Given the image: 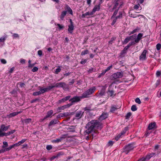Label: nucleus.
Segmentation results:
<instances>
[{"instance_id": "1", "label": "nucleus", "mask_w": 161, "mask_h": 161, "mask_svg": "<svg viewBox=\"0 0 161 161\" xmlns=\"http://www.w3.org/2000/svg\"><path fill=\"white\" fill-rule=\"evenodd\" d=\"M102 128V124L97 120H93L88 122L86 126V130L85 132L87 134L97 130H100Z\"/></svg>"}, {"instance_id": "2", "label": "nucleus", "mask_w": 161, "mask_h": 161, "mask_svg": "<svg viewBox=\"0 0 161 161\" xmlns=\"http://www.w3.org/2000/svg\"><path fill=\"white\" fill-rule=\"evenodd\" d=\"M96 90V88L95 86L91 87L86 91L84 92L81 96V98H88L90 97V95L93 93Z\"/></svg>"}, {"instance_id": "3", "label": "nucleus", "mask_w": 161, "mask_h": 161, "mask_svg": "<svg viewBox=\"0 0 161 161\" xmlns=\"http://www.w3.org/2000/svg\"><path fill=\"white\" fill-rule=\"evenodd\" d=\"M136 147L134 143H130L126 145L124 147V152L127 154L129 152L132 150Z\"/></svg>"}, {"instance_id": "4", "label": "nucleus", "mask_w": 161, "mask_h": 161, "mask_svg": "<svg viewBox=\"0 0 161 161\" xmlns=\"http://www.w3.org/2000/svg\"><path fill=\"white\" fill-rule=\"evenodd\" d=\"M123 76L122 72H118L113 74L112 75V77L114 79H117L122 78Z\"/></svg>"}, {"instance_id": "5", "label": "nucleus", "mask_w": 161, "mask_h": 161, "mask_svg": "<svg viewBox=\"0 0 161 161\" xmlns=\"http://www.w3.org/2000/svg\"><path fill=\"white\" fill-rule=\"evenodd\" d=\"M136 37V36L135 34L133 35L130 36H128L126 38L123 42L124 44H127L130 41H133Z\"/></svg>"}, {"instance_id": "6", "label": "nucleus", "mask_w": 161, "mask_h": 161, "mask_svg": "<svg viewBox=\"0 0 161 161\" xmlns=\"http://www.w3.org/2000/svg\"><path fill=\"white\" fill-rule=\"evenodd\" d=\"M70 24L68 26V30L69 33L72 34L74 29V26L73 23L72 22L71 19H70Z\"/></svg>"}, {"instance_id": "7", "label": "nucleus", "mask_w": 161, "mask_h": 161, "mask_svg": "<svg viewBox=\"0 0 161 161\" xmlns=\"http://www.w3.org/2000/svg\"><path fill=\"white\" fill-rule=\"evenodd\" d=\"M147 50H144L141 55L139 57V59L141 60H144L146 59V54L147 53Z\"/></svg>"}, {"instance_id": "8", "label": "nucleus", "mask_w": 161, "mask_h": 161, "mask_svg": "<svg viewBox=\"0 0 161 161\" xmlns=\"http://www.w3.org/2000/svg\"><path fill=\"white\" fill-rule=\"evenodd\" d=\"M39 88L40 91H39L34 92L33 93V96H37L39 95H40L41 94H43L44 93L43 89V88L40 87H39Z\"/></svg>"}, {"instance_id": "9", "label": "nucleus", "mask_w": 161, "mask_h": 161, "mask_svg": "<svg viewBox=\"0 0 161 161\" xmlns=\"http://www.w3.org/2000/svg\"><path fill=\"white\" fill-rule=\"evenodd\" d=\"M81 98V96L78 97L75 96L73 98H71L69 101H71L72 103L78 102L80 100Z\"/></svg>"}, {"instance_id": "10", "label": "nucleus", "mask_w": 161, "mask_h": 161, "mask_svg": "<svg viewBox=\"0 0 161 161\" xmlns=\"http://www.w3.org/2000/svg\"><path fill=\"white\" fill-rule=\"evenodd\" d=\"M115 4L114 7L113 9L115 8L120 4L119 8L123 4V3L121 1V0H115Z\"/></svg>"}, {"instance_id": "11", "label": "nucleus", "mask_w": 161, "mask_h": 161, "mask_svg": "<svg viewBox=\"0 0 161 161\" xmlns=\"http://www.w3.org/2000/svg\"><path fill=\"white\" fill-rule=\"evenodd\" d=\"M55 87H64L66 86V84L64 82H60L56 83L55 85Z\"/></svg>"}, {"instance_id": "12", "label": "nucleus", "mask_w": 161, "mask_h": 161, "mask_svg": "<svg viewBox=\"0 0 161 161\" xmlns=\"http://www.w3.org/2000/svg\"><path fill=\"white\" fill-rule=\"evenodd\" d=\"M70 96H69L63 98L58 101V103L59 104L65 102V101L68 100L70 98Z\"/></svg>"}, {"instance_id": "13", "label": "nucleus", "mask_w": 161, "mask_h": 161, "mask_svg": "<svg viewBox=\"0 0 161 161\" xmlns=\"http://www.w3.org/2000/svg\"><path fill=\"white\" fill-rule=\"evenodd\" d=\"M106 87L103 86L101 90L99 92L98 96L101 97L104 95L105 94Z\"/></svg>"}, {"instance_id": "14", "label": "nucleus", "mask_w": 161, "mask_h": 161, "mask_svg": "<svg viewBox=\"0 0 161 161\" xmlns=\"http://www.w3.org/2000/svg\"><path fill=\"white\" fill-rule=\"evenodd\" d=\"M108 116V114L107 113L103 114L99 118V119L102 121L107 118Z\"/></svg>"}, {"instance_id": "15", "label": "nucleus", "mask_w": 161, "mask_h": 161, "mask_svg": "<svg viewBox=\"0 0 161 161\" xmlns=\"http://www.w3.org/2000/svg\"><path fill=\"white\" fill-rule=\"evenodd\" d=\"M21 111L18 112H15L11 113L8 115H7V117H8L9 118H11L12 117H14L16 115H17L18 114L21 113Z\"/></svg>"}, {"instance_id": "16", "label": "nucleus", "mask_w": 161, "mask_h": 161, "mask_svg": "<svg viewBox=\"0 0 161 161\" xmlns=\"http://www.w3.org/2000/svg\"><path fill=\"white\" fill-rule=\"evenodd\" d=\"M83 113L81 111H79L77 112L75 116L76 118L78 119L80 118L82 115Z\"/></svg>"}, {"instance_id": "17", "label": "nucleus", "mask_w": 161, "mask_h": 161, "mask_svg": "<svg viewBox=\"0 0 161 161\" xmlns=\"http://www.w3.org/2000/svg\"><path fill=\"white\" fill-rule=\"evenodd\" d=\"M100 4H99L97 5H96L94 8H93V9L92 10V13H93V14L94 13L96 12L97 11H99V9H100Z\"/></svg>"}, {"instance_id": "18", "label": "nucleus", "mask_w": 161, "mask_h": 161, "mask_svg": "<svg viewBox=\"0 0 161 161\" xmlns=\"http://www.w3.org/2000/svg\"><path fill=\"white\" fill-rule=\"evenodd\" d=\"M54 87H55L54 85L49 86L46 88H43V89L45 93V92L49 91Z\"/></svg>"}, {"instance_id": "19", "label": "nucleus", "mask_w": 161, "mask_h": 161, "mask_svg": "<svg viewBox=\"0 0 161 161\" xmlns=\"http://www.w3.org/2000/svg\"><path fill=\"white\" fill-rule=\"evenodd\" d=\"M143 36V34L142 33H139L137 36V37L136 38H135V42L136 43H138L139 42L140 40L142 38V36Z\"/></svg>"}, {"instance_id": "20", "label": "nucleus", "mask_w": 161, "mask_h": 161, "mask_svg": "<svg viewBox=\"0 0 161 161\" xmlns=\"http://www.w3.org/2000/svg\"><path fill=\"white\" fill-rule=\"evenodd\" d=\"M10 125L5 126L4 125H2L1 126L0 129L3 131H6L9 128Z\"/></svg>"}, {"instance_id": "21", "label": "nucleus", "mask_w": 161, "mask_h": 161, "mask_svg": "<svg viewBox=\"0 0 161 161\" xmlns=\"http://www.w3.org/2000/svg\"><path fill=\"white\" fill-rule=\"evenodd\" d=\"M128 130V128L127 127H125L124 130L120 133L118 135L117 137L118 138V139L120 138L121 136L124 135L126 133Z\"/></svg>"}, {"instance_id": "22", "label": "nucleus", "mask_w": 161, "mask_h": 161, "mask_svg": "<svg viewBox=\"0 0 161 161\" xmlns=\"http://www.w3.org/2000/svg\"><path fill=\"white\" fill-rule=\"evenodd\" d=\"M155 153H150L148 154L146 157L144 158L146 160H148L151 157H153L155 155Z\"/></svg>"}, {"instance_id": "23", "label": "nucleus", "mask_w": 161, "mask_h": 161, "mask_svg": "<svg viewBox=\"0 0 161 161\" xmlns=\"http://www.w3.org/2000/svg\"><path fill=\"white\" fill-rule=\"evenodd\" d=\"M108 96L113 97L115 95V93H114V92L113 90H108Z\"/></svg>"}, {"instance_id": "24", "label": "nucleus", "mask_w": 161, "mask_h": 161, "mask_svg": "<svg viewBox=\"0 0 161 161\" xmlns=\"http://www.w3.org/2000/svg\"><path fill=\"white\" fill-rule=\"evenodd\" d=\"M155 125H156V123L155 122L150 123L149 124V125L148 127V129L149 130H152L154 128Z\"/></svg>"}, {"instance_id": "25", "label": "nucleus", "mask_w": 161, "mask_h": 161, "mask_svg": "<svg viewBox=\"0 0 161 161\" xmlns=\"http://www.w3.org/2000/svg\"><path fill=\"white\" fill-rule=\"evenodd\" d=\"M58 121L57 119H54L51 121L49 124V126L54 125L58 122Z\"/></svg>"}, {"instance_id": "26", "label": "nucleus", "mask_w": 161, "mask_h": 161, "mask_svg": "<svg viewBox=\"0 0 161 161\" xmlns=\"http://www.w3.org/2000/svg\"><path fill=\"white\" fill-rule=\"evenodd\" d=\"M64 138L62 137H60L59 138L57 139L56 140H54L52 141V142L53 143H58L60 142H61Z\"/></svg>"}, {"instance_id": "27", "label": "nucleus", "mask_w": 161, "mask_h": 161, "mask_svg": "<svg viewBox=\"0 0 161 161\" xmlns=\"http://www.w3.org/2000/svg\"><path fill=\"white\" fill-rule=\"evenodd\" d=\"M65 8L67 10V11L70 14H72V11L70 7L68 5H65Z\"/></svg>"}, {"instance_id": "28", "label": "nucleus", "mask_w": 161, "mask_h": 161, "mask_svg": "<svg viewBox=\"0 0 161 161\" xmlns=\"http://www.w3.org/2000/svg\"><path fill=\"white\" fill-rule=\"evenodd\" d=\"M66 14V11H63L61 13L60 16V18L61 20H62L64 18Z\"/></svg>"}, {"instance_id": "29", "label": "nucleus", "mask_w": 161, "mask_h": 161, "mask_svg": "<svg viewBox=\"0 0 161 161\" xmlns=\"http://www.w3.org/2000/svg\"><path fill=\"white\" fill-rule=\"evenodd\" d=\"M72 104H68L66 105L62 106V110L68 108L72 105Z\"/></svg>"}, {"instance_id": "30", "label": "nucleus", "mask_w": 161, "mask_h": 161, "mask_svg": "<svg viewBox=\"0 0 161 161\" xmlns=\"http://www.w3.org/2000/svg\"><path fill=\"white\" fill-rule=\"evenodd\" d=\"M53 110H50L48 111L47 114V115L48 117H51L52 114H53Z\"/></svg>"}, {"instance_id": "31", "label": "nucleus", "mask_w": 161, "mask_h": 161, "mask_svg": "<svg viewBox=\"0 0 161 161\" xmlns=\"http://www.w3.org/2000/svg\"><path fill=\"white\" fill-rule=\"evenodd\" d=\"M119 8V7L117 10H116L114 11L113 15H112V16L111 18V19L114 18V17H116V16L118 13Z\"/></svg>"}, {"instance_id": "32", "label": "nucleus", "mask_w": 161, "mask_h": 161, "mask_svg": "<svg viewBox=\"0 0 161 161\" xmlns=\"http://www.w3.org/2000/svg\"><path fill=\"white\" fill-rule=\"evenodd\" d=\"M115 17L117 19H121L122 18V13L121 12H119V15L116 16Z\"/></svg>"}, {"instance_id": "33", "label": "nucleus", "mask_w": 161, "mask_h": 161, "mask_svg": "<svg viewBox=\"0 0 161 161\" xmlns=\"http://www.w3.org/2000/svg\"><path fill=\"white\" fill-rule=\"evenodd\" d=\"M64 117H67L72 114V113L69 112H67L63 113Z\"/></svg>"}, {"instance_id": "34", "label": "nucleus", "mask_w": 161, "mask_h": 161, "mask_svg": "<svg viewBox=\"0 0 161 161\" xmlns=\"http://www.w3.org/2000/svg\"><path fill=\"white\" fill-rule=\"evenodd\" d=\"M3 145L2 147L3 149H4L7 147L8 146V143L6 142H3Z\"/></svg>"}, {"instance_id": "35", "label": "nucleus", "mask_w": 161, "mask_h": 161, "mask_svg": "<svg viewBox=\"0 0 161 161\" xmlns=\"http://www.w3.org/2000/svg\"><path fill=\"white\" fill-rule=\"evenodd\" d=\"M28 64H29V65L28 66V67L29 68H32L35 65V64H31V60H29Z\"/></svg>"}, {"instance_id": "36", "label": "nucleus", "mask_w": 161, "mask_h": 161, "mask_svg": "<svg viewBox=\"0 0 161 161\" xmlns=\"http://www.w3.org/2000/svg\"><path fill=\"white\" fill-rule=\"evenodd\" d=\"M88 53L89 51L88 50L86 49L82 51L81 53V55L82 56Z\"/></svg>"}, {"instance_id": "37", "label": "nucleus", "mask_w": 161, "mask_h": 161, "mask_svg": "<svg viewBox=\"0 0 161 161\" xmlns=\"http://www.w3.org/2000/svg\"><path fill=\"white\" fill-rule=\"evenodd\" d=\"M31 119H26L24 120V121L26 124L29 123L31 122Z\"/></svg>"}, {"instance_id": "38", "label": "nucleus", "mask_w": 161, "mask_h": 161, "mask_svg": "<svg viewBox=\"0 0 161 161\" xmlns=\"http://www.w3.org/2000/svg\"><path fill=\"white\" fill-rule=\"evenodd\" d=\"M114 143V142L112 141H110L108 142L107 145L108 147L112 146Z\"/></svg>"}, {"instance_id": "39", "label": "nucleus", "mask_w": 161, "mask_h": 161, "mask_svg": "<svg viewBox=\"0 0 161 161\" xmlns=\"http://www.w3.org/2000/svg\"><path fill=\"white\" fill-rule=\"evenodd\" d=\"M14 147L13 145L10 146L6 148H4L5 152L8 151L12 149Z\"/></svg>"}, {"instance_id": "40", "label": "nucleus", "mask_w": 161, "mask_h": 161, "mask_svg": "<svg viewBox=\"0 0 161 161\" xmlns=\"http://www.w3.org/2000/svg\"><path fill=\"white\" fill-rule=\"evenodd\" d=\"M136 43L135 42V39L134 41H132L130 42L128 44L130 47L132 45H134Z\"/></svg>"}, {"instance_id": "41", "label": "nucleus", "mask_w": 161, "mask_h": 161, "mask_svg": "<svg viewBox=\"0 0 161 161\" xmlns=\"http://www.w3.org/2000/svg\"><path fill=\"white\" fill-rule=\"evenodd\" d=\"M118 108H116L115 106H112L111 107L110 112H114Z\"/></svg>"}, {"instance_id": "42", "label": "nucleus", "mask_w": 161, "mask_h": 161, "mask_svg": "<svg viewBox=\"0 0 161 161\" xmlns=\"http://www.w3.org/2000/svg\"><path fill=\"white\" fill-rule=\"evenodd\" d=\"M130 47L127 45V46L125 47L124 48V49L123 50V52L124 53H126V50Z\"/></svg>"}, {"instance_id": "43", "label": "nucleus", "mask_w": 161, "mask_h": 161, "mask_svg": "<svg viewBox=\"0 0 161 161\" xmlns=\"http://www.w3.org/2000/svg\"><path fill=\"white\" fill-rule=\"evenodd\" d=\"M6 136V133H3L0 129V136Z\"/></svg>"}, {"instance_id": "44", "label": "nucleus", "mask_w": 161, "mask_h": 161, "mask_svg": "<svg viewBox=\"0 0 161 161\" xmlns=\"http://www.w3.org/2000/svg\"><path fill=\"white\" fill-rule=\"evenodd\" d=\"M131 110L133 111H135L137 110L136 107L135 105H133L131 107Z\"/></svg>"}, {"instance_id": "45", "label": "nucleus", "mask_w": 161, "mask_h": 161, "mask_svg": "<svg viewBox=\"0 0 161 161\" xmlns=\"http://www.w3.org/2000/svg\"><path fill=\"white\" fill-rule=\"evenodd\" d=\"M113 19L112 22V23H111V25H114L115 24V23H116V22L117 21V19H116V18L115 17H114Z\"/></svg>"}, {"instance_id": "46", "label": "nucleus", "mask_w": 161, "mask_h": 161, "mask_svg": "<svg viewBox=\"0 0 161 161\" xmlns=\"http://www.w3.org/2000/svg\"><path fill=\"white\" fill-rule=\"evenodd\" d=\"M60 66H59L58 68H57L55 71V73L58 74L59 73L61 70V69L60 68Z\"/></svg>"}, {"instance_id": "47", "label": "nucleus", "mask_w": 161, "mask_h": 161, "mask_svg": "<svg viewBox=\"0 0 161 161\" xmlns=\"http://www.w3.org/2000/svg\"><path fill=\"white\" fill-rule=\"evenodd\" d=\"M112 67V65H111L110 66L108 67L105 69L104 70L105 71V72H106L108 71H109L110 69H111Z\"/></svg>"}, {"instance_id": "48", "label": "nucleus", "mask_w": 161, "mask_h": 161, "mask_svg": "<svg viewBox=\"0 0 161 161\" xmlns=\"http://www.w3.org/2000/svg\"><path fill=\"white\" fill-rule=\"evenodd\" d=\"M131 114L130 112L128 113L125 116L126 119H129L130 118V116H131Z\"/></svg>"}, {"instance_id": "49", "label": "nucleus", "mask_w": 161, "mask_h": 161, "mask_svg": "<svg viewBox=\"0 0 161 161\" xmlns=\"http://www.w3.org/2000/svg\"><path fill=\"white\" fill-rule=\"evenodd\" d=\"M15 131V130H12L8 132L7 133H6V136L8 135H9L11 134H13L14 132Z\"/></svg>"}, {"instance_id": "50", "label": "nucleus", "mask_w": 161, "mask_h": 161, "mask_svg": "<svg viewBox=\"0 0 161 161\" xmlns=\"http://www.w3.org/2000/svg\"><path fill=\"white\" fill-rule=\"evenodd\" d=\"M161 47V44L160 43H158L156 45V48L157 50H159Z\"/></svg>"}, {"instance_id": "51", "label": "nucleus", "mask_w": 161, "mask_h": 161, "mask_svg": "<svg viewBox=\"0 0 161 161\" xmlns=\"http://www.w3.org/2000/svg\"><path fill=\"white\" fill-rule=\"evenodd\" d=\"M135 101L136 103H138L139 104H140L141 103V101L140 99L139 98H137L135 100Z\"/></svg>"}, {"instance_id": "52", "label": "nucleus", "mask_w": 161, "mask_h": 161, "mask_svg": "<svg viewBox=\"0 0 161 161\" xmlns=\"http://www.w3.org/2000/svg\"><path fill=\"white\" fill-rule=\"evenodd\" d=\"M87 62V59H82L80 61V63L81 64H84Z\"/></svg>"}, {"instance_id": "53", "label": "nucleus", "mask_w": 161, "mask_h": 161, "mask_svg": "<svg viewBox=\"0 0 161 161\" xmlns=\"http://www.w3.org/2000/svg\"><path fill=\"white\" fill-rule=\"evenodd\" d=\"M38 68L36 67H34L32 69V71L33 72H35L38 71Z\"/></svg>"}, {"instance_id": "54", "label": "nucleus", "mask_w": 161, "mask_h": 161, "mask_svg": "<svg viewBox=\"0 0 161 161\" xmlns=\"http://www.w3.org/2000/svg\"><path fill=\"white\" fill-rule=\"evenodd\" d=\"M57 25L59 29L60 30L63 29L64 27V26H63L59 24H57Z\"/></svg>"}, {"instance_id": "55", "label": "nucleus", "mask_w": 161, "mask_h": 161, "mask_svg": "<svg viewBox=\"0 0 161 161\" xmlns=\"http://www.w3.org/2000/svg\"><path fill=\"white\" fill-rule=\"evenodd\" d=\"M93 14L92 12H87L85 13V15L86 16L88 15H92Z\"/></svg>"}, {"instance_id": "56", "label": "nucleus", "mask_w": 161, "mask_h": 161, "mask_svg": "<svg viewBox=\"0 0 161 161\" xmlns=\"http://www.w3.org/2000/svg\"><path fill=\"white\" fill-rule=\"evenodd\" d=\"M52 148V146L50 145H48L46 147V149L48 150L51 149Z\"/></svg>"}, {"instance_id": "57", "label": "nucleus", "mask_w": 161, "mask_h": 161, "mask_svg": "<svg viewBox=\"0 0 161 161\" xmlns=\"http://www.w3.org/2000/svg\"><path fill=\"white\" fill-rule=\"evenodd\" d=\"M26 139H23L21 141L18 142L19 145H20L21 144L24 143L26 141Z\"/></svg>"}, {"instance_id": "58", "label": "nucleus", "mask_w": 161, "mask_h": 161, "mask_svg": "<svg viewBox=\"0 0 161 161\" xmlns=\"http://www.w3.org/2000/svg\"><path fill=\"white\" fill-rule=\"evenodd\" d=\"M63 113H60L58 114L57 116V118H58L61 117H63Z\"/></svg>"}, {"instance_id": "59", "label": "nucleus", "mask_w": 161, "mask_h": 161, "mask_svg": "<svg viewBox=\"0 0 161 161\" xmlns=\"http://www.w3.org/2000/svg\"><path fill=\"white\" fill-rule=\"evenodd\" d=\"M1 62L3 64H6L7 63L6 61L3 59H1Z\"/></svg>"}, {"instance_id": "60", "label": "nucleus", "mask_w": 161, "mask_h": 161, "mask_svg": "<svg viewBox=\"0 0 161 161\" xmlns=\"http://www.w3.org/2000/svg\"><path fill=\"white\" fill-rule=\"evenodd\" d=\"M138 30L137 29H136L132 31L130 33V35L131 34H133L134 33H135L136 32L138 31Z\"/></svg>"}, {"instance_id": "61", "label": "nucleus", "mask_w": 161, "mask_h": 161, "mask_svg": "<svg viewBox=\"0 0 161 161\" xmlns=\"http://www.w3.org/2000/svg\"><path fill=\"white\" fill-rule=\"evenodd\" d=\"M14 67H13L11 68L10 70L9 71V73L11 74L13 73V71L14 70Z\"/></svg>"}, {"instance_id": "62", "label": "nucleus", "mask_w": 161, "mask_h": 161, "mask_svg": "<svg viewBox=\"0 0 161 161\" xmlns=\"http://www.w3.org/2000/svg\"><path fill=\"white\" fill-rule=\"evenodd\" d=\"M140 6V5L139 4H138L137 5H136L134 6V8L135 9H136V10L137 9L139 8V6Z\"/></svg>"}, {"instance_id": "63", "label": "nucleus", "mask_w": 161, "mask_h": 161, "mask_svg": "<svg viewBox=\"0 0 161 161\" xmlns=\"http://www.w3.org/2000/svg\"><path fill=\"white\" fill-rule=\"evenodd\" d=\"M42 51L41 50H39L38 51V54L40 56H41L42 55Z\"/></svg>"}, {"instance_id": "64", "label": "nucleus", "mask_w": 161, "mask_h": 161, "mask_svg": "<svg viewBox=\"0 0 161 161\" xmlns=\"http://www.w3.org/2000/svg\"><path fill=\"white\" fill-rule=\"evenodd\" d=\"M20 62L22 64H24L25 63V60L23 59H21Z\"/></svg>"}]
</instances>
